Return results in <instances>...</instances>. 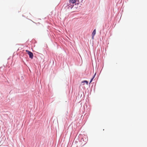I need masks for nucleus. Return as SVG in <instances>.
<instances>
[{"instance_id": "5", "label": "nucleus", "mask_w": 147, "mask_h": 147, "mask_svg": "<svg viewBox=\"0 0 147 147\" xmlns=\"http://www.w3.org/2000/svg\"><path fill=\"white\" fill-rule=\"evenodd\" d=\"M96 74L95 73V74H94V76L93 77V78L91 79V80H90V83H91L92 82V80H93V79L94 78Z\"/></svg>"}, {"instance_id": "3", "label": "nucleus", "mask_w": 147, "mask_h": 147, "mask_svg": "<svg viewBox=\"0 0 147 147\" xmlns=\"http://www.w3.org/2000/svg\"><path fill=\"white\" fill-rule=\"evenodd\" d=\"M96 30L94 29L93 30V32H92V38H93L94 36V35H95V34H96Z\"/></svg>"}, {"instance_id": "1", "label": "nucleus", "mask_w": 147, "mask_h": 147, "mask_svg": "<svg viewBox=\"0 0 147 147\" xmlns=\"http://www.w3.org/2000/svg\"><path fill=\"white\" fill-rule=\"evenodd\" d=\"M26 52L29 55V57L31 59H32L33 57V53L29 51L28 50H26Z\"/></svg>"}, {"instance_id": "4", "label": "nucleus", "mask_w": 147, "mask_h": 147, "mask_svg": "<svg viewBox=\"0 0 147 147\" xmlns=\"http://www.w3.org/2000/svg\"><path fill=\"white\" fill-rule=\"evenodd\" d=\"M86 83L87 85L88 84V81L86 80H84L82 82V83Z\"/></svg>"}, {"instance_id": "2", "label": "nucleus", "mask_w": 147, "mask_h": 147, "mask_svg": "<svg viewBox=\"0 0 147 147\" xmlns=\"http://www.w3.org/2000/svg\"><path fill=\"white\" fill-rule=\"evenodd\" d=\"M69 3L72 4L75 3V4H78L80 3L78 0H69Z\"/></svg>"}, {"instance_id": "6", "label": "nucleus", "mask_w": 147, "mask_h": 147, "mask_svg": "<svg viewBox=\"0 0 147 147\" xmlns=\"http://www.w3.org/2000/svg\"><path fill=\"white\" fill-rule=\"evenodd\" d=\"M73 6H72V5H71L70 6L69 5H68V6H69V7H70V8H72V7L73 6Z\"/></svg>"}, {"instance_id": "7", "label": "nucleus", "mask_w": 147, "mask_h": 147, "mask_svg": "<svg viewBox=\"0 0 147 147\" xmlns=\"http://www.w3.org/2000/svg\"><path fill=\"white\" fill-rule=\"evenodd\" d=\"M83 0H78V1H79V2H80V3H81V2H82V1H83Z\"/></svg>"}]
</instances>
